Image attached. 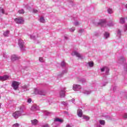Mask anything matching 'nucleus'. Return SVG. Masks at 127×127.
Returning a JSON list of instances; mask_svg holds the SVG:
<instances>
[{
    "label": "nucleus",
    "mask_w": 127,
    "mask_h": 127,
    "mask_svg": "<svg viewBox=\"0 0 127 127\" xmlns=\"http://www.w3.org/2000/svg\"><path fill=\"white\" fill-rule=\"evenodd\" d=\"M98 24V25H100V26H102L103 27H107V26H108L109 27H112V26H114V25H115V23L114 21H110L107 23L106 20L101 19L100 20Z\"/></svg>",
    "instance_id": "1"
},
{
    "label": "nucleus",
    "mask_w": 127,
    "mask_h": 127,
    "mask_svg": "<svg viewBox=\"0 0 127 127\" xmlns=\"http://www.w3.org/2000/svg\"><path fill=\"white\" fill-rule=\"evenodd\" d=\"M19 110L20 111H15L12 114V117L14 119H18L19 117H21V116H22L23 111L22 107L21 106H19Z\"/></svg>",
    "instance_id": "2"
},
{
    "label": "nucleus",
    "mask_w": 127,
    "mask_h": 127,
    "mask_svg": "<svg viewBox=\"0 0 127 127\" xmlns=\"http://www.w3.org/2000/svg\"><path fill=\"white\" fill-rule=\"evenodd\" d=\"M34 93H35V95H41V96H46V92L40 89H38L37 88L34 89Z\"/></svg>",
    "instance_id": "3"
},
{
    "label": "nucleus",
    "mask_w": 127,
    "mask_h": 127,
    "mask_svg": "<svg viewBox=\"0 0 127 127\" xmlns=\"http://www.w3.org/2000/svg\"><path fill=\"white\" fill-rule=\"evenodd\" d=\"M18 45L21 51H24L25 50V45H24L23 40L19 39L18 42Z\"/></svg>",
    "instance_id": "4"
},
{
    "label": "nucleus",
    "mask_w": 127,
    "mask_h": 127,
    "mask_svg": "<svg viewBox=\"0 0 127 127\" xmlns=\"http://www.w3.org/2000/svg\"><path fill=\"white\" fill-rule=\"evenodd\" d=\"M19 85H20V83L16 81H13L12 82L11 87H13V89L15 90H17L18 89V87H19Z\"/></svg>",
    "instance_id": "5"
},
{
    "label": "nucleus",
    "mask_w": 127,
    "mask_h": 127,
    "mask_svg": "<svg viewBox=\"0 0 127 127\" xmlns=\"http://www.w3.org/2000/svg\"><path fill=\"white\" fill-rule=\"evenodd\" d=\"M64 121L62 119H61L60 118H56L54 119V122L53 123V126L54 127H58V125H56V123H60V124H62Z\"/></svg>",
    "instance_id": "6"
},
{
    "label": "nucleus",
    "mask_w": 127,
    "mask_h": 127,
    "mask_svg": "<svg viewBox=\"0 0 127 127\" xmlns=\"http://www.w3.org/2000/svg\"><path fill=\"white\" fill-rule=\"evenodd\" d=\"M14 21L15 22H16V23H17L18 24H22V23H23V22H24V20H23L22 17H19L18 18H16L14 19Z\"/></svg>",
    "instance_id": "7"
},
{
    "label": "nucleus",
    "mask_w": 127,
    "mask_h": 127,
    "mask_svg": "<svg viewBox=\"0 0 127 127\" xmlns=\"http://www.w3.org/2000/svg\"><path fill=\"white\" fill-rule=\"evenodd\" d=\"M72 56H76L79 58V59H83L84 57L82 56V55L80 54L78 52L74 51L71 53Z\"/></svg>",
    "instance_id": "8"
},
{
    "label": "nucleus",
    "mask_w": 127,
    "mask_h": 127,
    "mask_svg": "<svg viewBox=\"0 0 127 127\" xmlns=\"http://www.w3.org/2000/svg\"><path fill=\"white\" fill-rule=\"evenodd\" d=\"M101 72H106V75L109 74V72H110V69L107 66H103L100 68Z\"/></svg>",
    "instance_id": "9"
},
{
    "label": "nucleus",
    "mask_w": 127,
    "mask_h": 127,
    "mask_svg": "<svg viewBox=\"0 0 127 127\" xmlns=\"http://www.w3.org/2000/svg\"><path fill=\"white\" fill-rule=\"evenodd\" d=\"M31 110L33 111V112L38 113V111H39V106L36 105V104L33 105L32 106Z\"/></svg>",
    "instance_id": "10"
},
{
    "label": "nucleus",
    "mask_w": 127,
    "mask_h": 127,
    "mask_svg": "<svg viewBox=\"0 0 127 127\" xmlns=\"http://www.w3.org/2000/svg\"><path fill=\"white\" fill-rule=\"evenodd\" d=\"M82 88V86L79 84H73L72 86V89L74 91H79V90H81Z\"/></svg>",
    "instance_id": "11"
},
{
    "label": "nucleus",
    "mask_w": 127,
    "mask_h": 127,
    "mask_svg": "<svg viewBox=\"0 0 127 127\" xmlns=\"http://www.w3.org/2000/svg\"><path fill=\"white\" fill-rule=\"evenodd\" d=\"M66 88H63L60 92V95L61 98H64L65 97Z\"/></svg>",
    "instance_id": "12"
},
{
    "label": "nucleus",
    "mask_w": 127,
    "mask_h": 127,
    "mask_svg": "<svg viewBox=\"0 0 127 127\" xmlns=\"http://www.w3.org/2000/svg\"><path fill=\"white\" fill-rule=\"evenodd\" d=\"M19 59V57L17 56L16 55H12L11 56V60L12 61H16Z\"/></svg>",
    "instance_id": "13"
},
{
    "label": "nucleus",
    "mask_w": 127,
    "mask_h": 127,
    "mask_svg": "<svg viewBox=\"0 0 127 127\" xmlns=\"http://www.w3.org/2000/svg\"><path fill=\"white\" fill-rule=\"evenodd\" d=\"M9 78V76L7 75H3V76H0V81H6Z\"/></svg>",
    "instance_id": "14"
},
{
    "label": "nucleus",
    "mask_w": 127,
    "mask_h": 127,
    "mask_svg": "<svg viewBox=\"0 0 127 127\" xmlns=\"http://www.w3.org/2000/svg\"><path fill=\"white\" fill-rule=\"evenodd\" d=\"M125 61L126 60L125 59V58L124 57H121L119 58L118 63L123 64V63H124Z\"/></svg>",
    "instance_id": "15"
},
{
    "label": "nucleus",
    "mask_w": 127,
    "mask_h": 127,
    "mask_svg": "<svg viewBox=\"0 0 127 127\" xmlns=\"http://www.w3.org/2000/svg\"><path fill=\"white\" fill-rule=\"evenodd\" d=\"M86 67H89V68H92L94 67V62H89L86 64Z\"/></svg>",
    "instance_id": "16"
},
{
    "label": "nucleus",
    "mask_w": 127,
    "mask_h": 127,
    "mask_svg": "<svg viewBox=\"0 0 127 127\" xmlns=\"http://www.w3.org/2000/svg\"><path fill=\"white\" fill-rule=\"evenodd\" d=\"M77 114L78 117H79V118H82V117H83V112L82 111V110L78 109L77 110Z\"/></svg>",
    "instance_id": "17"
},
{
    "label": "nucleus",
    "mask_w": 127,
    "mask_h": 127,
    "mask_svg": "<svg viewBox=\"0 0 127 127\" xmlns=\"http://www.w3.org/2000/svg\"><path fill=\"white\" fill-rule=\"evenodd\" d=\"M31 122L33 126H37V125L38 124V120L36 119L33 120L31 121Z\"/></svg>",
    "instance_id": "18"
},
{
    "label": "nucleus",
    "mask_w": 127,
    "mask_h": 127,
    "mask_svg": "<svg viewBox=\"0 0 127 127\" xmlns=\"http://www.w3.org/2000/svg\"><path fill=\"white\" fill-rule=\"evenodd\" d=\"M104 37L105 39H108L110 37V33L109 32H106L104 33Z\"/></svg>",
    "instance_id": "19"
},
{
    "label": "nucleus",
    "mask_w": 127,
    "mask_h": 127,
    "mask_svg": "<svg viewBox=\"0 0 127 127\" xmlns=\"http://www.w3.org/2000/svg\"><path fill=\"white\" fill-rule=\"evenodd\" d=\"M82 93L84 94V95H90V94L92 93V91H91V90H83Z\"/></svg>",
    "instance_id": "20"
},
{
    "label": "nucleus",
    "mask_w": 127,
    "mask_h": 127,
    "mask_svg": "<svg viewBox=\"0 0 127 127\" xmlns=\"http://www.w3.org/2000/svg\"><path fill=\"white\" fill-rule=\"evenodd\" d=\"M82 119L83 120H85V121H88L90 120V117H89V116L83 115L82 117Z\"/></svg>",
    "instance_id": "21"
},
{
    "label": "nucleus",
    "mask_w": 127,
    "mask_h": 127,
    "mask_svg": "<svg viewBox=\"0 0 127 127\" xmlns=\"http://www.w3.org/2000/svg\"><path fill=\"white\" fill-rule=\"evenodd\" d=\"M40 22H42V23H44L45 22V19H44V17H41L39 19Z\"/></svg>",
    "instance_id": "22"
},
{
    "label": "nucleus",
    "mask_w": 127,
    "mask_h": 127,
    "mask_svg": "<svg viewBox=\"0 0 127 127\" xmlns=\"http://www.w3.org/2000/svg\"><path fill=\"white\" fill-rule=\"evenodd\" d=\"M117 36H118V37H121V35H122V31H121V30L118 29L117 32Z\"/></svg>",
    "instance_id": "23"
},
{
    "label": "nucleus",
    "mask_w": 127,
    "mask_h": 127,
    "mask_svg": "<svg viewBox=\"0 0 127 127\" xmlns=\"http://www.w3.org/2000/svg\"><path fill=\"white\" fill-rule=\"evenodd\" d=\"M107 12H108V13H109V14H112V13H113V12H114V11H113V9H112L111 8H109L107 9Z\"/></svg>",
    "instance_id": "24"
},
{
    "label": "nucleus",
    "mask_w": 127,
    "mask_h": 127,
    "mask_svg": "<svg viewBox=\"0 0 127 127\" xmlns=\"http://www.w3.org/2000/svg\"><path fill=\"white\" fill-rule=\"evenodd\" d=\"M1 14H4V10L3 8L0 7V15H1Z\"/></svg>",
    "instance_id": "25"
},
{
    "label": "nucleus",
    "mask_w": 127,
    "mask_h": 127,
    "mask_svg": "<svg viewBox=\"0 0 127 127\" xmlns=\"http://www.w3.org/2000/svg\"><path fill=\"white\" fill-rule=\"evenodd\" d=\"M120 23H121L122 24L125 23V18L121 17L120 18Z\"/></svg>",
    "instance_id": "26"
},
{
    "label": "nucleus",
    "mask_w": 127,
    "mask_h": 127,
    "mask_svg": "<svg viewBox=\"0 0 127 127\" xmlns=\"http://www.w3.org/2000/svg\"><path fill=\"white\" fill-rule=\"evenodd\" d=\"M66 65H67V64L66 63H65V62L64 61H63L61 64V66L62 67H65V66H66Z\"/></svg>",
    "instance_id": "27"
},
{
    "label": "nucleus",
    "mask_w": 127,
    "mask_h": 127,
    "mask_svg": "<svg viewBox=\"0 0 127 127\" xmlns=\"http://www.w3.org/2000/svg\"><path fill=\"white\" fill-rule=\"evenodd\" d=\"M22 89H23V91H25L27 90V85H24L22 86Z\"/></svg>",
    "instance_id": "28"
},
{
    "label": "nucleus",
    "mask_w": 127,
    "mask_h": 127,
    "mask_svg": "<svg viewBox=\"0 0 127 127\" xmlns=\"http://www.w3.org/2000/svg\"><path fill=\"white\" fill-rule=\"evenodd\" d=\"M99 123L102 126H105V120H100Z\"/></svg>",
    "instance_id": "29"
},
{
    "label": "nucleus",
    "mask_w": 127,
    "mask_h": 127,
    "mask_svg": "<svg viewBox=\"0 0 127 127\" xmlns=\"http://www.w3.org/2000/svg\"><path fill=\"white\" fill-rule=\"evenodd\" d=\"M9 34V31H6L3 33L4 36H8V34Z\"/></svg>",
    "instance_id": "30"
},
{
    "label": "nucleus",
    "mask_w": 127,
    "mask_h": 127,
    "mask_svg": "<svg viewBox=\"0 0 127 127\" xmlns=\"http://www.w3.org/2000/svg\"><path fill=\"white\" fill-rule=\"evenodd\" d=\"M18 13H19L20 14H22L23 13H24V10H23V9L19 10L18 11Z\"/></svg>",
    "instance_id": "31"
},
{
    "label": "nucleus",
    "mask_w": 127,
    "mask_h": 127,
    "mask_svg": "<svg viewBox=\"0 0 127 127\" xmlns=\"http://www.w3.org/2000/svg\"><path fill=\"white\" fill-rule=\"evenodd\" d=\"M68 72V69H65V70H64L62 73V75H64V74H66Z\"/></svg>",
    "instance_id": "32"
},
{
    "label": "nucleus",
    "mask_w": 127,
    "mask_h": 127,
    "mask_svg": "<svg viewBox=\"0 0 127 127\" xmlns=\"http://www.w3.org/2000/svg\"><path fill=\"white\" fill-rule=\"evenodd\" d=\"M20 126V125L18 123H16L15 124L13 125V127H19Z\"/></svg>",
    "instance_id": "33"
},
{
    "label": "nucleus",
    "mask_w": 127,
    "mask_h": 127,
    "mask_svg": "<svg viewBox=\"0 0 127 127\" xmlns=\"http://www.w3.org/2000/svg\"><path fill=\"white\" fill-rule=\"evenodd\" d=\"M73 24H74V25H75V26H77L80 24V23L78 22V21H75V22Z\"/></svg>",
    "instance_id": "34"
},
{
    "label": "nucleus",
    "mask_w": 127,
    "mask_h": 127,
    "mask_svg": "<svg viewBox=\"0 0 127 127\" xmlns=\"http://www.w3.org/2000/svg\"><path fill=\"white\" fill-rule=\"evenodd\" d=\"M124 31L126 32L127 30V24H126L123 28Z\"/></svg>",
    "instance_id": "35"
},
{
    "label": "nucleus",
    "mask_w": 127,
    "mask_h": 127,
    "mask_svg": "<svg viewBox=\"0 0 127 127\" xmlns=\"http://www.w3.org/2000/svg\"><path fill=\"white\" fill-rule=\"evenodd\" d=\"M75 27H72L70 29H69V31H70V32H74V31H75Z\"/></svg>",
    "instance_id": "36"
},
{
    "label": "nucleus",
    "mask_w": 127,
    "mask_h": 127,
    "mask_svg": "<svg viewBox=\"0 0 127 127\" xmlns=\"http://www.w3.org/2000/svg\"><path fill=\"white\" fill-rule=\"evenodd\" d=\"M39 60L40 62H44V59L42 57H40Z\"/></svg>",
    "instance_id": "37"
},
{
    "label": "nucleus",
    "mask_w": 127,
    "mask_h": 127,
    "mask_svg": "<svg viewBox=\"0 0 127 127\" xmlns=\"http://www.w3.org/2000/svg\"><path fill=\"white\" fill-rule=\"evenodd\" d=\"M84 30L83 29H81L78 31L79 33H83L84 32Z\"/></svg>",
    "instance_id": "38"
},
{
    "label": "nucleus",
    "mask_w": 127,
    "mask_h": 127,
    "mask_svg": "<svg viewBox=\"0 0 127 127\" xmlns=\"http://www.w3.org/2000/svg\"><path fill=\"white\" fill-rule=\"evenodd\" d=\"M33 12H34V13H37V12H38V11L36 9H34L33 10Z\"/></svg>",
    "instance_id": "39"
},
{
    "label": "nucleus",
    "mask_w": 127,
    "mask_h": 127,
    "mask_svg": "<svg viewBox=\"0 0 127 127\" xmlns=\"http://www.w3.org/2000/svg\"><path fill=\"white\" fill-rule=\"evenodd\" d=\"M30 37L31 39H35V36H34L32 35H30Z\"/></svg>",
    "instance_id": "40"
},
{
    "label": "nucleus",
    "mask_w": 127,
    "mask_h": 127,
    "mask_svg": "<svg viewBox=\"0 0 127 127\" xmlns=\"http://www.w3.org/2000/svg\"><path fill=\"white\" fill-rule=\"evenodd\" d=\"M123 118L124 119H127V113H125L124 116H123Z\"/></svg>",
    "instance_id": "41"
},
{
    "label": "nucleus",
    "mask_w": 127,
    "mask_h": 127,
    "mask_svg": "<svg viewBox=\"0 0 127 127\" xmlns=\"http://www.w3.org/2000/svg\"><path fill=\"white\" fill-rule=\"evenodd\" d=\"M43 127H50L48 124H45Z\"/></svg>",
    "instance_id": "42"
},
{
    "label": "nucleus",
    "mask_w": 127,
    "mask_h": 127,
    "mask_svg": "<svg viewBox=\"0 0 127 127\" xmlns=\"http://www.w3.org/2000/svg\"><path fill=\"white\" fill-rule=\"evenodd\" d=\"M27 102L28 103H29V104H30V103H31V99L29 98V99H28Z\"/></svg>",
    "instance_id": "43"
},
{
    "label": "nucleus",
    "mask_w": 127,
    "mask_h": 127,
    "mask_svg": "<svg viewBox=\"0 0 127 127\" xmlns=\"http://www.w3.org/2000/svg\"><path fill=\"white\" fill-rule=\"evenodd\" d=\"M62 105H64V106H66V102H62Z\"/></svg>",
    "instance_id": "44"
},
{
    "label": "nucleus",
    "mask_w": 127,
    "mask_h": 127,
    "mask_svg": "<svg viewBox=\"0 0 127 127\" xmlns=\"http://www.w3.org/2000/svg\"><path fill=\"white\" fill-rule=\"evenodd\" d=\"M45 115H46L47 116H48V115H49V112H45Z\"/></svg>",
    "instance_id": "45"
},
{
    "label": "nucleus",
    "mask_w": 127,
    "mask_h": 127,
    "mask_svg": "<svg viewBox=\"0 0 127 127\" xmlns=\"http://www.w3.org/2000/svg\"><path fill=\"white\" fill-rule=\"evenodd\" d=\"M116 89H117L116 86H115L114 87H113V91H114V92L116 91Z\"/></svg>",
    "instance_id": "46"
},
{
    "label": "nucleus",
    "mask_w": 127,
    "mask_h": 127,
    "mask_svg": "<svg viewBox=\"0 0 127 127\" xmlns=\"http://www.w3.org/2000/svg\"><path fill=\"white\" fill-rule=\"evenodd\" d=\"M3 57L5 58V57H6V55L5 54H3Z\"/></svg>",
    "instance_id": "47"
},
{
    "label": "nucleus",
    "mask_w": 127,
    "mask_h": 127,
    "mask_svg": "<svg viewBox=\"0 0 127 127\" xmlns=\"http://www.w3.org/2000/svg\"><path fill=\"white\" fill-rule=\"evenodd\" d=\"M66 127H72L70 125L68 124L66 125Z\"/></svg>",
    "instance_id": "48"
},
{
    "label": "nucleus",
    "mask_w": 127,
    "mask_h": 127,
    "mask_svg": "<svg viewBox=\"0 0 127 127\" xmlns=\"http://www.w3.org/2000/svg\"><path fill=\"white\" fill-rule=\"evenodd\" d=\"M96 126V127H101V125H100V124H97Z\"/></svg>",
    "instance_id": "49"
},
{
    "label": "nucleus",
    "mask_w": 127,
    "mask_h": 127,
    "mask_svg": "<svg viewBox=\"0 0 127 127\" xmlns=\"http://www.w3.org/2000/svg\"><path fill=\"white\" fill-rule=\"evenodd\" d=\"M48 103H49V104L50 105V99H49L48 100Z\"/></svg>",
    "instance_id": "50"
},
{
    "label": "nucleus",
    "mask_w": 127,
    "mask_h": 127,
    "mask_svg": "<svg viewBox=\"0 0 127 127\" xmlns=\"http://www.w3.org/2000/svg\"><path fill=\"white\" fill-rule=\"evenodd\" d=\"M64 39H68V38L66 36H64Z\"/></svg>",
    "instance_id": "51"
},
{
    "label": "nucleus",
    "mask_w": 127,
    "mask_h": 127,
    "mask_svg": "<svg viewBox=\"0 0 127 127\" xmlns=\"http://www.w3.org/2000/svg\"><path fill=\"white\" fill-rule=\"evenodd\" d=\"M74 101H75L74 99H71V102H72V103H74Z\"/></svg>",
    "instance_id": "52"
},
{
    "label": "nucleus",
    "mask_w": 127,
    "mask_h": 127,
    "mask_svg": "<svg viewBox=\"0 0 127 127\" xmlns=\"http://www.w3.org/2000/svg\"><path fill=\"white\" fill-rule=\"evenodd\" d=\"M124 66L125 67V68H127V64H125L124 65Z\"/></svg>",
    "instance_id": "53"
},
{
    "label": "nucleus",
    "mask_w": 127,
    "mask_h": 127,
    "mask_svg": "<svg viewBox=\"0 0 127 127\" xmlns=\"http://www.w3.org/2000/svg\"><path fill=\"white\" fill-rule=\"evenodd\" d=\"M106 84H108V82H106L105 84H103V86H106Z\"/></svg>",
    "instance_id": "54"
},
{
    "label": "nucleus",
    "mask_w": 127,
    "mask_h": 127,
    "mask_svg": "<svg viewBox=\"0 0 127 127\" xmlns=\"http://www.w3.org/2000/svg\"><path fill=\"white\" fill-rule=\"evenodd\" d=\"M126 7L127 9V4L126 5Z\"/></svg>",
    "instance_id": "55"
},
{
    "label": "nucleus",
    "mask_w": 127,
    "mask_h": 127,
    "mask_svg": "<svg viewBox=\"0 0 127 127\" xmlns=\"http://www.w3.org/2000/svg\"><path fill=\"white\" fill-rule=\"evenodd\" d=\"M0 98H1V97L0 95Z\"/></svg>",
    "instance_id": "56"
}]
</instances>
